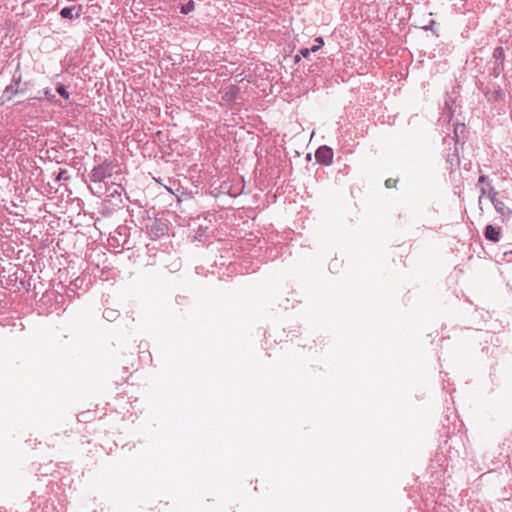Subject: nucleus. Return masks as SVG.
Listing matches in <instances>:
<instances>
[{
	"label": "nucleus",
	"instance_id": "1",
	"mask_svg": "<svg viewBox=\"0 0 512 512\" xmlns=\"http://www.w3.org/2000/svg\"><path fill=\"white\" fill-rule=\"evenodd\" d=\"M91 192L101 197L104 195V185L112 179V167L110 164L102 163L96 165L89 174Z\"/></svg>",
	"mask_w": 512,
	"mask_h": 512
},
{
	"label": "nucleus",
	"instance_id": "2",
	"mask_svg": "<svg viewBox=\"0 0 512 512\" xmlns=\"http://www.w3.org/2000/svg\"><path fill=\"white\" fill-rule=\"evenodd\" d=\"M123 194L127 197L126 188L121 183H116L110 180L107 185H104V195L107 197L115 200L118 199L119 202H122L121 196Z\"/></svg>",
	"mask_w": 512,
	"mask_h": 512
},
{
	"label": "nucleus",
	"instance_id": "3",
	"mask_svg": "<svg viewBox=\"0 0 512 512\" xmlns=\"http://www.w3.org/2000/svg\"><path fill=\"white\" fill-rule=\"evenodd\" d=\"M333 150L327 146L320 147L315 154L316 160L322 165H330L333 161Z\"/></svg>",
	"mask_w": 512,
	"mask_h": 512
},
{
	"label": "nucleus",
	"instance_id": "4",
	"mask_svg": "<svg viewBox=\"0 0 512 512\" xmlns=\"http://www.w3.org/2000/svg\"><path fill=\"white\" fill-rule=\"evenodd\" d=\"M83 13V6L82 5H73L69 7H64L60 10V16L64 19H77L79 18Z\"/></svg>",
	"mask_w": 512,
	"mask_h": 512
},
{
	"label": "nucleus",
	"instance_id": "5",
	"mask_svg": "<svg viewBox=\"0 0 512 512\" xmlns=\"http://www.w3.org/2000/svg\"><path fill=\"white\" fill-rule=\"evenodd\" d=\"M18 88V86L12 83L7 85L2 94V103L11 101L15 95L19 94L20 90H18Z\"/></svg>",
	"mask_w": 512,
	"mask_h": 512
},
{
	"label": "nucleus",
	"instance_id": "6",
	"mask_svg": "<svg viewBox=\"0 0 512 512\" xmlns=\"http://www.w3.org/2000/svg\"><path fill=\"white\" fill-rule=\"evenodd\" d=\"M485 237L492 242H498L500 240V229L488 225L485 229Z\"/></svg>",
	"mask_w": 512,
	"mask_h": 512
},
{
	"label": "nucleus",
	"instance_id": "7",
	"mask_svg": "<svg viewBox=\"0 0 512 512\" xmlns=\"http://www.w3.org/2000/svg\"><path fill=\"white\" fill-rule=\"evenodd\" d=\"M120 312L118 309L106 307L103 311V317L109 322L115 321L117 318H119Z\"/></svg>",
	"mask_w": 512,
	"mask_h": 512
},
{
	"label": "nucleus",
	"instance_id": "8",
	"mask_svg": "<svg viewBox=\"0 0 512 512\" xmlns=\"http://www.w3.org/2000/svg\"><path fill=\"white\" fill-rule=\"evenodd\" d=\"M52 299H54L56 302H58V301H59V299H60L61 301H63L64 297H63L61 294H58V293H57V292H55V291H51V292H47L46 294H44V295L42 296L41 301H43L44 303H46L47 301L52 300Z\"/></svg>",
	"mask_w": 512,
	"mask_h": 512
},
{
	"label": "nucleus",
	"instance_id": "9",
	"mask_svg": "<svg viewBox=\"0 0 512 512\" xmlns=\"http://www.w3.org/2000/svg\"><path fill=\"white\" fill-rule=\"evenodd\" d=\"M11 83L18 87L23 83L22 74L20 72V64L17 65V68L12 76Z\"/></svg>",
	"mask_w": 512,
	"mask_h": 512
},
{
	"label": "nucleus",
	"instance_id": "10",
	"mask_svg": "<svg viewBox=\"0 0 512 512\" xmlns=\"http://www.w3.org/2000/svg\"><path fill=\"white\" fill-rule=\"evenodd\" d=\"M95 415V412H92V411H84V412H81L77 417H78V421L80 422H90L93 417Z\"/></svg>",
	"mask_w": 512,
	"mask_h": 512
},
{
	"label": "nucleus",
	"instance_id": "11",
	"mask_svg": "<svg viewBox=\"0 0 512 512\" xmlns=\"http://www.w3.org/2000/svg\"><path fill=\"white\" fill-rule=\"evenodd\" d=\"M69 179H70V175H69L68 171L65 169H60L59 173L55 177L56 182H60L62 180L68 181Z\"/></svg>",
	"mask_w": 512,
	"mask_h": 512
},
{
	"label": "nucleus",
	"instance_id": "12",
	"mask_svg": "<svg viewBox=\"0 0 512 512\" xmlns=\"http://www.w3.org/2000/svg\"><path fill=\"white\" fill-rule=\"evenodd\" d=\"M56 91L62 98L69 99L70 93L64 85L59 84L56 88Z\"/></svg>",
	"mask_w": 512,
	"mask_h": 512
},
{
	"label": "nucleus",
	"instance_id": "13",
	"mask_svg": "<svg viewBox=\"0 0 512 512\" xmlns=\"http://www.w3.org/2000/svg\"><path fill=\"white\" fill-rule=\"evenodd\" d=\"M195 8V4L193 1H189L187 4L183 5L181 8V12L183 14H188L189 12L193 11Z\"/></svg>",
	"mask_w": 512,
	"mask_h": 512
},
{
	"label": "nucleus",
	"instance_id": "14",
	"mask_svg": "<svg viewBox=\"0 0 512 512\" xmlns=\"http://www.w3.org/2000/svg\"><path fill=\"white\" fill-rule=\"evenodd\" d=\"M315 42H316V45L312 46V48H311L312 52H317L324 45V40L322 37H317L315 39Z\"/></svg>",
	"mask_w": 512,
	"mask_h": 512
},
{
	"label": "nucleus",
	"instance_id": "15",
	"mask_svg": "<svg viewBox=\"0 0 512 512\" xmlns=\"http://www.w3.org/2000/svg\"><path fill=\"white\" fill-rule=\"evenodd\" d=\"M396 184H397L396 179L389 178L385 181V186L387 188H394V187H396Z\"/></svg>",
	"mask_w": 512,
	"mask_h": 512
},
{
	"label": "nucleus",
	"instance_id": "16",
	"mask_svg": "<svg viewBox=\"0 0 512 512\" xmlns=\"http://www.w3.org/2000/svg\"><path fill=\"white\" fill-rule=\"evenodd\" d=\"M310 52H312L311 49L302 48V49H300L299 54L301 55V57L307 58V57H309Z\"/></svg>",
	"mask_w": 512,
	"mask_h": 512
},
{
	"label": "nucleus",
	"instance_id": "17",
	"mask_svg": "<svg viewBox=\"0 0 512 512\" xmlns=\"http://www.w3.org/2000/svg\"><path fill=\"white\" fill-rule=\"evenodd\" d=\"M44 96L47 100H52L55 97V95L52 94V92L49 88L44 90Z\"/></svg>",
	"mask_w": 512,
	"mask_h": 512
},
{
	"label": "nucleus",
	"instance_id": "18",
	"mask_svg": "<svg viewBox=\"0 0 512 512\" xmlns=\"http://www.w3.org/2000/svg\"><path fill=\"white\" fill-rule=\"evenodd\" d=\"M27 86H28V82H23V83L19 86V88H18V90H20V91H19V94H23V93H25V91L27 90Z\"/></svg>",
	"mask_w": 512,
	"mask_h": 512
},
{
	"label": "nucleus",
	"instance_id": "19",
	"mask_svg": "<svg viewBox=\"0 0 512 512\" xmlns=\"http://www.w3.org/2000/svg\"><path fill=\"white\" fill-rule=\"evenodd\" d=\"M503 54V49L501 47H498L494 51L495 56H501Z\"/></svg>",
	"mask_w": 512,
	"mask_h": 512
},
{
	"label": "nucleus",
	"instance_id": "20",
	"mask_svg": "<svg viewBox=\"0 0 512 512\" xmlns=\"http://www.w3.org/2000/svg\"><path fill=\"white\" fill-rule=\"evenodd\" d=\"M481 191H482V194L480 195L479 197V205H480V209H482L481 207V203H482V197L483 195L486 193V189L484 187L481 188Z\"/></svg>",
	"mask_w": 512,
	"mask_h": 512
},
{
	"label": "nucleus",
	"instance_id": "21",
	"mask_svg": "<svg viewBox=\"0 0 512 512\" xmlns=\"http://www.w3.org/2000/svg\"><path fill=\"white\" fill-rule=\"evenodd\" d=\"M485 181H486V176L481 175V176L479 177V183H480V184H482V183H484Z\"/></svg>",
	"mask_w": 512,
	"mask_h": 512
},
{
	"label": "nucleus",
	"instance_id": "22",
	"mask_svg": "<svg viewBox=\"0 0 512 512\" xmlns=\"http://www.w3.org/2000/svg\"><path fill=\"white\" fill-rule=\"evenodd\" d=\"M301 58H302V57H301V55H300V54H297V55L295 56V59H294L295 63L300 62Z\"/></svg>",
	"mask_w": 512,
	"mask_h": 512
},
{
	"label": "nucleus",
	"instance_id": "23",
	"mask_svg": "<svg viewBox=\"0 0 512 512\" xmlns=\"http://www.w3.org/2000/svg\"><path fill=\"white\" fill-rule=\"evenodd\" d=\"M35 99H41L40 97H32V98H29L28 100H35Z\"/></svg>",
	"mask_w": 512,
	"mask_h": 512
}]
</instances>
